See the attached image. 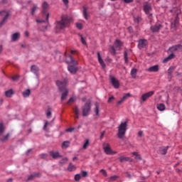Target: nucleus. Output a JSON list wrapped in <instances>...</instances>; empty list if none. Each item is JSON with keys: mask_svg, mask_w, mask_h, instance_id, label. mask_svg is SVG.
Here are the masks:
<instances>
[{"mask_svg": "<svg viewBox=\"0 0 182 182\" xmlns=\"http://www.w3.org/2000/svg\"><path fill=\"white\" fill-rule=\"evenodd\" d=\"M41 159H46L48 157V154H40Z\"/></svg>", "mask_w": 182, "mask_h": 182, "instance_id": "nucleus-52", "label": "nucleus"}, {"mask_svg": "<svg viewBox=\"0 0 182 182\" xmlns=\"http://www.w3.org/2000/svg\"><path fill=\"white\" fill-rule=\"evenodd\" d=\"M4 133H5V125L3 123H0V141L2 143H6L9 140V137H11V134L8 133L4 135Z\"/></svg>", "mask_w": 182, "mask_h": 182, "instance_id": "nucleus-4", "label": "nucleus"}, {"mask_svg": "<svg viewBox=\"0 0 182 182\" xmlns=\"http://www.w3.org/2000/svg\"><path fill=\"white\" fill-rule=\"evenodd\" d=\"M100 172L102 173V174H103V175L105 176V177H107V172H106L105 170L101 169V170L100 171Z\"/></svg>", "mask_w": 182, "mask_h": 182, "instance_id": "nucleus-49", "label": "nucleus"}, {"mask_svg": "<svg viewBox=\"0 0 182 182\" xmlns=\"http://www.w3.org/2000/svg\"><path fill=\"white\" fill-rule=\"evenodd\" d=\"M144 11L146 15H149L151 11V6L149 4H145L144 6Z\"/></svg>", "mask_w": 182, "mask_h": 182, "instance_id": "nucleus-18", "label": "nucleus"}, {"mask_svg": "<svg viewBox=\"0 0 182 182\" xmlns=\"http://www.w3.org/2000/svg\"><path fill=\"white\" fill-rule=\"evenodd\" d=\"M127 132V122H122L118 127L117 136L119 139H124Z\"/></svg>", "mask_w": 182, "mask_h": 182, "instance_id": "nucleus-3", "label": "nucleus"}, {"mask_svg": "<svg viewBox=\"0 0 182 182\" xmlns=\"http://www.w3.org/2000/svg\"><path fill=\"white\" fill-rule=\"evenodd\" d=\"M56 85L59 88V90L63 92L61 96V100H65L69 93L68 88H66V86H68V80L64 79L63 80H57Z\"/></svg>", "mask_w": 182, "mask_h": 182, "instance_id": "nucleus-1", "label": "nucleus"}, {"mask_svg": "<svg viewBox=\"0 0 182 182\" xmlns=\"http://www.w3.org/2000/svg\"><path fill=\"white\" fill-rule=\"evenodd\" d=\"M127 97H130V93H127L125 95H124L123 97L119 101L117 102V106H120V105H122V103H123L124 100L127 99Z\"/></svg>", "mask_w": 182, "mask_h": 182, "instance_id": "nucleus-20", "label": "nucleus"}, {"mask_svg": "<svg viewBox=\"0 0 182 182\" xmlns=\"http://www.w3.org/2000/svg\"><path fill=\"white\" fill-rule=\"evenodd\" d=\"M134 21L136 23H140V22H141V17L140 16L134 17Z\"/></svg>", "mask_w": 182, "mask_h": 182, "instance_id": "nucleus-38", "label": "nucleus"}, {"mask_svg": "<svg viewBox=\"0 0 182 182\" xmlns=\"http://www.w3.org/2000/svg\"><path fill=\"white\" fill-rule=\"evenodd\" d=\"M82 177H87V172L85 171H82Z\"/></svg>", "mask_w": 182, "mask_h": 182, "instance_id": "nucleus-53", "label": "nucleus"}, {"mask_svg": "<svg viewBox=\"0 0 182 182\" xmlns=\"http://www.w3.org/2000/svg\"><path fill=\"white\" fill-rule=\"evenodd\" d=\"M177 23H178V21L176 19L174 22L171 23V28H176L177 26Z\"/></svg>", "mask_w": 182, "mask_h": 182, "instance_id": "nucleus-43", "label": "nucleus"}, {"mask_svg": "<svg viewBox=\"0 0 182 182\" xmlns=\"http://www.w3.org/2000/svg\"><path fill=\"white\" fill-rule=\"evenodd\" d=\"M135 159L136 160H141V157L140 156V155L137 154L136 156H135Z\"/></svg>", "mask_w": 182, "mask_h": 182, "instance_id": "nucleus-59", "label": "nucleus"}, {"mask_svg": "<svg viewBox=\"0 0 182 182\" xmlns=\"http://www.w3.org/2000/svg\"><path fill=\"white\" fill-rule=\"evenodd\" d=\"M147 46V40L141 39L139 41L138 48L139 49H143V48H146Z\"/></svg>", "mask_w": 182, "mask_h": 182, "instance_id": "nucleus-13", "label": "nucleus"}, {"mask_svg": "<svg viewBox=\"0 0 182 182\" xmlns=\"http://www.w3.org/2000/svg\"><path fill=\"white\" fill-rule=\"evenodd\" d=\"M109 52L111 53V54L113 55V56H114V55H116V49L114 48V46H110Z\"/></svg>", "mask_w": 182, "mask_h": 182, "instance_id": "nucleus-37", "label": "nucleus"}, {"mask_svg": "<svg viewBox=\"0 0 182 182\" xmlns=\"http://www.w3.org/2000/svg\"><path fill=\"white\" fill-rule=\"evenodd\" d=\"M68 170V171H75V170H76V166L73 165L72 163H70Z\"/></svg>", "mask_w": 182, "mask_h": 182, "instance_id": "nucleus-30", "label": "nucleus"}, {"mask_svg": "<svg viewBox=\"0 0 182 182\" xmlns=\"http://www.w3.org/2000/svg\"><path fill=\"white\" fill-rule=\"evenodd\" d=\"M69 159L66 157L63 158L62 160L60 161V164H65L66 163H68V161Z\"/></svg>", "mask_w": 182, "mask_h": 182, "instance_id": "nucleus-40", "label": "nucleus"}, {"mask_svg": "<svg viewBox=\"0 0 182 182\" xmlns=\"http://www.w3.org/2000/svg\"><path fill=\"white\" fill-rule=\"evenodd\" d=\"M90 110H92V102L90 100H88L82 107V116H84L85 117L89 116Z\"/></svg>", "mask_w": 182, "mask_h": 182, "instance_id": "nucleus-5", "label": "nucleus"}, {"mask_svg": "<svg viewBox=\"0 0 182 182\" xmlns=\"http://www.w3.org/2000/svg\"><path fill=\"white\" fill-rule=\"evenodd\" d=\"M76 26L77 29H82L83 28V26L80 23H77Z\"/></svg>", "mask_w": 182, "mask_h": 182, "instance_id": "nucleus-51", "label": "nucleus"}, {"mask_svg": "<svg viewBox=\"0 0 182 182\" xmlns=\"http://www.w3.org/2000/svg\"><path fill=\"white\" fill-rule=\"evenodd\" d=\"M48 6H49V5L48 4V3L46 1L43 3V14H46V12H48Z\"/></svg>", "mask_w": 182, "mask_h": 182, "instance_id": "nucleus-28", "label": "nucleus"}, {"mask_svg": "<svg viewBox=\"0 0 182 182\" xmlns=\"http://www.w3.org/2000/svg\"><path fill=\"white\" fill-rule=\"evenodd\" d=\"M49 14H47V15H46V21L48 22V21L49 20Z\"/></svg>", "mask_w": 182, "mask_h": 182, "instance_id": "nucleus-63", "label": "nucleus"}, {"mask_svg": "<svg viewBox=\"0 0 182 182\" xmlns=\"http://www.w3.org/2000/svg\"><path fill=\"white\" fill-rule=\"evenodd\" d=\"M63 2L65 5H68L69 4V0H63Z\"/></svg>", "mask_w": 182, "mask_h": 182, "instance_id": "nucleus-61", "label": "nucleus"}, {"mask_svg": "<svg viewBox=\"0 0 182 182\" xmlns=\"http://www.w3.org/2000/svg\"><path fill=\"white\" fill-rule=\"evenodd\" d=\"M98 62L102 66V68H106V64H105V61L102 59V56H100V53H97Z\"/></svg>", "mask_w": 182, "mask_h": 182, "instance_id": "nucleus-21", "label": "nucleus"}, {"mask_svg": "<svg viewBox=\"0 0 182 182\" xmlns=\"http://www.w3.org/2000/svg\"><path fill=\"white\" fill-rule=\"evenodd\" d=\"M124 2H125V4H130L131 2H133V0H124Z\"/></svg>", "mask_w": 182, "mask_h": 182, "instance_id": "nucleus-60", "label": "nucleus"}, {"mask_svg": "<svg viewBox=\"0 0 182 182\" xmlns=\"http://www.w3.org/2000/svg\"><path fill=\"white\" fill-rule=\"evenodd\" d=\"M50 156L53 157V159H60L62 157V155L60 154V153L58 151H51L50 152Z\"/></svg>", "mask_w": 182, "mask_h": 182, "instance_id": "nucleus-14", "label": "nucleus"}, {"mask_svg": "<svg viewBox=\"0 0 182 182\" xmlns=\"http://www.w3.org/2000/svg\"><path fill=\"white\" fill-rule=\"evenodd\" d=\"M18 79H19L18 75H14L12 77V80H18Z\"/></svg>", "mask_w": 182, "mask_h": 182, "instance_id": "nucleus-56", "label": "nucleus"}, {"mask_svg": "<svg viewBox=\"0 0 182 182\" xmlns=\"http://www.w3.org/2000/svg\"><path fill=\"white\" fill-rule=\"evenodd\" d=\"M70 23V18L67 16H63L61 17V20L58 21L55 23V28L58 31H63L65 28L69 26Z\"/></svg>", "mask_w": 182, "mask_h": 182, "instance_id": "nucleus-2", "label": "nucleus"}, {"mask_svg": "<svg viewBox=\"0 0 182 182\" xmlns=\"http://www.w3.org/2000/svg\"><path fill=\"white\" fill-rule=\"evenodd\" d=\"M110 82L115 89H119V87H120V82L117 80V79H116V77L111 76Z\"/></svg>", "mask_w": 182, "mask_h": 182, "instance_id": "nucleus-8", "label": "nucleus"}, {"mask_svg": "<svg viewBox=\"0 0 182 182\" xmlns=\"http://www.w3.org/2000/svg\"><path fill=\"white\" fill-rule=\"evenodd\" d=\"M159 70V65H154V66L150 67V68L147 70V71H148V72H154V73H156V72H157Z\"/></svg>", "mask_w": 182, "mask_h": 182, "instance_id": "nucleus-24", "label": "nucleus"}, {"mask_svg": "<svg viewBox=\"0 0 182 182\" xmlns=\"http://www.w3.org/2000/svg\"><path fill=\"white\" fill-rule=\"evenodd\" d=\"M137 74V69L133 68L131 71V75L134 79L136 78V75Z\"/></svg>", "mask_w": 182, "mask_h": 182, "instance_id": "nucleus-35", "label": "nucleus"}, {"mask_svg": "<svg viewBox=\"0 0 182 182\" xmlns=\"http://www.w3.org/2000/svg\"><path fill=\"white\" fill-rule=\"evenodd\" d=\"M73 130H75V128H68L66 129V132H73Z\"/></svg>", "mask_w": 182, "mask_h": 182, "instance_id": "nucleus-58", "label": "nucleus"}, {"mask_svg": "<svg viewBox=\"0 0 182 182\" xmlns=\"http://www.w3.org/2000/svg\"><path fill=\"white\" fill-rule=\"evenodd\" d=\"M73 111L75 114V119H79V108L77 107H75L73 109Z\"/></svg>", "mask_w": 182, "mask_h": 182, "instance_id": "nucleus-34", "label": "nucleus"}, {"mask_svg": "<svg viewBox=\"0 0 182 182\" xmlns=\"http://www.w3.org/2000/svg\"><path fill=\"white\" fill-rule=\"evenodd\" d=\"M173 72H174V67H170L168 70V73L169 76H171V73H173Z\"/></svg>", "mask_w": 182, "mask_h": 182, "instance_id": "nucleus-42", "label": "nucleus"}, {"mask_svg": "<svg viewBox=\"0 0 182 182\" xmlns=\"http://www.w3.org/2000/svg\"><path fill=\"white\" fill-rule=\"evenodd\" d=\"M117 178H119L118 176H112L109 178V181H116V180H117Z\"/></svg>", "mask_w": 182, "mask_h": 182, "instance_id": "nucleus-41", "label": "nucleus"}, {"mask_svg": "<svg viewBox=\"0 0 182 182\" xmlns=\"http://www.w3.org/2000/svg\"><path fill=\"white\" fill-rule=\"evenodd\" d=\"M23 97H29L31 96V90L28 89L22 92Z\"/></svg>", "mask_w": 182, "mask_h": 182, "instance_id": "nucleus-29", "label": "nucleus"}, {"mask_svg": "<svg viewBox=\"0 0 182 182\" xmlns=\"http://www.w3.org/2000/svg\"><path fill=\"white\" fill-rule=\"evenodd\" d=\"M176 58V55L173 53H171L164 60V63H166L168 60H171V59H174Z\"/></svg>", "mask_w": 182, "mask_h": 182, "instance_id": "nucleus-25", "label": "nucleus"}, {"mask_svg": "<svg viewBox=\"0 0 182 182\" xmlns=\"http://www.w3.org/2000/svg\"><path fill=\"white\" fill-rule=\"evenodd\" d=\"M19 38H21V33H14L11 36V41L12 42H16L17 41H18Z\"/></svg>", "mask_w": 182, "mask_h": 182, "instance_id": "nucleus-17", "label": "nucleus"}, {"mask_svg": "<svg viewBox=\"0 0 182 182\" xmlns=\"http://www.w3.org/2000/svg\"><path fill=\"white\" fill-rule=\"evenodd\" d=\"M5 95L6 97H12V95H14V90H9L6 91Z\"/></svg>", "mask_w": 182, "mask_h": 182, "instance_id": "nucleus-31", "label": "nucleus"}, {"mask_svg": "<svg viewBox=\"0 0 182 182\" xmlns=\"http://www.w3.org/2000/svg\"><path fill=\"white\" fill-rule=\"evenodd\" d=\"M46 116L47 117H50V116H52V109L50 108L47 109Z\"/></svg>", "mask_w": 182, "mask_h": 182, "instance_id": "nucleus-39", "label": "nucleus"}, {"mask_svg": "<svg viewBox=\"0 0 182 182\" xmlns=\"http://www.w3.org/2000/svg\"><path fill=\"white\" fill-rule=\"evenodd\" d=\"M48 124H49V122H46L44 127H43V130H46V127H48Z\"/></svg>", "mask_w": 182, "mask_h": 182, "instance_id": "nucleus-57", "label": "nucleus"}, {"mask_svg": "<svg viewBox=\"0 0 182 182\" xmlns=\"http://www.w3.org/2000/svg\"><path fill=\"white\" fill-rule=\"evenodd\" d=\"M162 26L161 24H156L155 26H152L151 27V31L152 32H159V31H160V29H161Z\"/></svg>", "mask_w": 182, "mask_h": 182, "instance_id": "nucleus-16", "label": "nucleus"}, {"mask_svg": "<svg viewBox=\"0 0 182 182\" xmlns=\"http://www.w3.org/2000/svg\"><path fill=\"white\" fill-rule=\"evenodd\" d=\"M65 58H66L67 63H70V65H77V61L73 59V57H72V55H70L68 57H66V53H65Z\"/></svg>", "mask_w": 182, "mask_h": 182, "instance_id": "nucleus-10", "label": "nucleus"}, {"mask_svg": "<svg viewBox=\"0 0 182 182\" xmlns=\"http://www.w3.org/2000/svg\"><path fill=\"white\" fill-rule=\"evenodd\" d=\"M102 149L105 153V154H107L108 156H110L112 153V147H110V144L109 143H104L102 144Z\"/></svg>", "mask_w": 182, "mask_h": 182, "instance_id": "nucleus-7", "label": "nucleus"}, {"mask_svg": "<svg viewBox=\"0 0 182 182\" xmlns=\"http://www.w3.org/2000/svg\"><path fill=\"white\" fill-rule=\"evenodd\" d=\"M24 35H25V36H29V32L25 31Z\"/></svg>", "mask_w": 182, "mask_h": 182, "instance_id": "nucleus-62", "label": "nucleus"}, {"mask_svg": "<svg viewBox=\"0 0 182 182\" xmlns=\"http://www.w3.org/2000/svg\"><path fill=\"white\" fill-rule=\"evenodd\" d=\"M89 146V139H87L85 143L83 145V149H87V146Z\"/></svg>", "mask_w": 182, "mask_h": 182, "instance_id": "nucleus-45", "label": "nucleus"}, {"mask_svg": "<svg viewBox=\"0 0 182 182\" xmlns=\"http://www.w3.org/2000/svg\"><path fill=\"white\" fill-rule=\"evenodd\" d=\"M38 9V6H33V9H32V10H31V14H32V15H34L35 14V12H36V11Z\"/></svg>", "mask_w": 182, "mask_h": 182, "instance_id": "nucleus-46", "label": "nucleus"}, {"mask_svg": "<svg viewBox=\"0 0 182 182\" xmlns=\"http://www.w3.org/2000/svg\"><path fill=\"white\" fill-rule=\"evenodd\" d=\"M118 160L120 161V163H124V161H129L130 158L122 156L118 158Z\"/></svg>", "mask_w": 182, "mask_h": 182, "instance_id": "nucleus-27", "label": "nucleus"}, {"mask_svg": "<svg viewBox=\"0 0 182 182\" xmlns=\"http://www.w3.org/2000/svg\"><path fill=\"white\" fill-rule=\"evenodd\" d=\"M168 147V146L160 147L159 150V154H162V156H165V154H167Z\"/></svg>", "mask_w": 182, "mask_h": 182, "instance_id": "nucleus-15", "label": "nucleus"}, {"mask_svg": "<svg viewBox=\"0 0 182 182\" xmlns=\"http://www.w3.org/2000/svg\"><path fill=\"white\" fill-rule=\"evenodd\" d=\"M124 56L125 63H129V59L127 58V52L126 51L124 52Z\"/></svg>", "mask_w": 182, "mask_h": 182, "instance_id": "nucleus-44", "label": "nucleus"}, {"mask_svg": "<svg viewBox=\"0 0 182 182\" xmlns=\"http://www.w3.org/2000/svg\"><path fill=\"white\" fill-rule=\"evenodd\" d=\"M42 175L41 173H32L31 175L28 176L27 178H25V181H32V180H34L36 178V177H41Z\"/></svg>", "mask_w": 182, "mask_h": 182, "instance_id": "nucleus-11", "label": "nucleus"}, {"mask_svg": "<svg viewBox=\"0 0 182 182\" xmlns=\"http://www.w3.org/2000/svg\"><path fill=\"white\" fill-rule=\"evenodd\" d=\"M83 11H82V15L85 18V19H89V14H87V11L89 8H87L86 6H83Z\"/></svg>", "mask_w": 182, "mask_h": 182, "instance_id": "nucleus-19", "label": "nucleus"}, {"mask_svg": "<svg viewBox=\"0 0 182 182\" xmlns=\"http://www.w3.org/2000/svg\"><path fill=\"white\" fill-rule=\"evenodd\" d=\"M153 95H154V91L148 92L141 95V100H142V102H146V100H147V99H149V97H151Z\"/></svg>", "mask_w": 182, "mask_h": 182, "instance_id": "nucleus-9", "label": "nucleus"}, {"mask_svg": "<svg viewBox=\"0 0 182 182\" xmlns=\"http://www.w3.org/2000/svg\"><path fill=\"white\" fill-rule=\"evenodd\" d=\"M122 41H120L119 40H116L114 42V48H116V49L117 50H120V48H122Z\"/></svg>", "mask_w": 182, "mask_h": 182, "instance_id": "nucleus-22", "label": "nucleus"}, {"mask_svg": "<svg viewBox=\"0 0 182 182\" xmlns=\"http://www.w3.org/2000/svg\"><path fill=\"white\" fill-rule=\"evenodd\" d=\"M80 37H81V42H82V45H86V38L82 36H80Z\"/></svg>", "mask_w": 182, "mask_h": 182, "instance_id": "nucleus-50", "label": "nucleus"}, {"mask_svg": "<svg viewBox=\"0 0 182 182\" xmlns=\"http://www.w3.org/2000/svg\"><path fill=\"white\" fill-rule=\"evenodd\" d=\"M74 102H75V99L73 97H71L67 102V105H72V103H73Z\"/></svg>", "mask_w": 182, "mask_h": 182, "instance_id": "nucleus-47", "label": "nucleus"}, {"mask_svg": "<svg viewBox=\"0 0 182 182\" xmlns=\"http://www.w3.org/2000/svg\"><path fill=\"white\" fill-rule=\"evenodd\" d=\"M182 50V46L181 44H178L169 48V52H180Z\"/></svg>", "mask_w": 182, "mask_h": 182, "instance_id": "nucleus-12", "label": "nucleus"}, {"mask_svg": "<svg viewBox=\"0 0 182 182\" xmlns=\"http://www.w3.org/2000/svg\"><path fill=\"white\" fill-rule=\"evenodd\" d=\"M138 136H139V137H143V136H144V134L143 133V131H139V132H138Z\"/></svg>", "mask_w": 182, "mask_h": 182, "instance_id": "nucleus-54", "label": "nucleus"}, {"mask_svg": "<svg viewBox=\"0 0 182 182\" xmlns=\"http://www.w3.org/2000/svg\"><path fill=\"white\" fill-rule=\"evenodd\" d=\"M112 100H114V96H111L109 99H108V102L109 103H112Z\"/></svg>", "mask_w": 182, "mask_h": 182, "instance_id": "nucleus-55", "label": "nucleus"}, {"mask_svg": "<svg viewBox=\"0 0 182 182\" xmlns=\"http://www.w3.org/2000/svg\"><path fill=\"white\" fill-rule=\"evenodd\" d=\"M31 70L33 73H38L39 71V68H38L36 65H32Z\"/></svg>", "mask_w": 182, "mask_h": 182, "instance_id": "nucleus-33", "label": "nucleus"}, {"mask_svg": "<svg viewBox=\"0 0 182 182\" xmlns=\"http://www.w3.org/2000/svg\"><path fill=\"white\" fill-rule=\"evenodd\" d=\"M69 146H70V142H69L68 141H65L62 144V149H68Z\"/></svg>", "mask_w": 182, "mask_h": 182, "instance_id": "nucleus-32", "label": "nucleus"}, {"mask_svg": "<svg viewBox=\"0 0 182 182\" xmlns=\"http://www.w3.org/2000/svg\"><path fill=\"white\" fill-rule=\"evenodd\" d=\"M68 69L70 73H76L77 72V68L75 67V65H70Z\"/></svg>", "mask_w": 182, "mask_h": 182, "instance_id": "nucleus-23", "label": "nucleus"}, {"mask_svg": "<svg viewBox=\"0 0 182 182\" xmlns=\"http://www.w3.org/2000/svg\"><path fill=\"white\" fill-rule=\"evenodd\" d=\"M0 16L3 18L2 21L0 22V28H2V26L6 23V21L9 17V11L5 10L0 11Z\"/></svg>", "mask_w": 182, "mask_h": 182, "instance_id": "nucleus-6", "label": "nucleus"}, {"mask_svg": "<svg viewBox=\"0 0 182 182\" xmlns=\"http://www.w3.org/2000/svg\"><path fill=\"white\" fill-rule=\"evenodd\" d=\"M157 109L158 110H160V112H164V110H166V105L163 103L158 104Z\"/></svg>", "mask_w": 182, "mask_h": 182, "instance_id": "nucleus-26", "label": "nucleus"}, {"mask_svg": "<svg viewBox=\"0 0 182 182\" xmlns=\"http://www.w3.org/2000/svg\"><path fill=\"white\" fill-rule=\"evenodd\" d=\"M95 112L96 116H99V104L96 102L95 104Z\"/></svg>", "mask_w": 182, "mask_h": 182, "instance_id": "nucleus-36", "label": "nucleus"}, {"mask_svg": "<svg viewBox=\"0 0 182 182\" xmlns=\"http://www.w3.org/2000/svg\"><path fill=\"white\" fill-rule=\"evenodd\" d=\"M12 181H14V179H12V178H9V179L7 180L6 182H12Z\"/></svg>", "mask_w": 182, "mask_h": 182, "instance_id": "nucleus-64", "label": "nucleus"}, {"mask_svg": "<svg viewBox=\"0 0 182 182\" xmlns=\"http://www.w3.org/2000/svg\"><path fill=\"white\" fill-rule=\"evenodd\" d=\"M80 178H81L80 174H76V175L75 176V181H79V180H80Z\"/></svg>", "mask_w": 182, "mask_h": 182, "instance_id": "nucleus-48", "label": "nucleus"}]
</instances>
